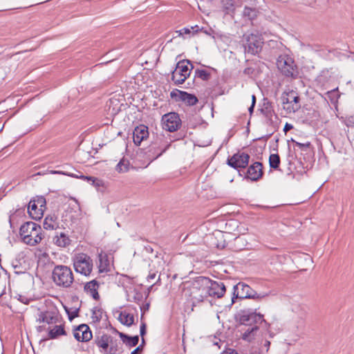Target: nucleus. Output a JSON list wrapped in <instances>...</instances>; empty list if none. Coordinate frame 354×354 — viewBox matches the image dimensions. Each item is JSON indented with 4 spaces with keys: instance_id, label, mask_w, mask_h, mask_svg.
<instances>
[{
    "instance_id": "f257e3e1",
    "label": "nucleus",
    "mask_w": 354,
    "mask_h": 354,
    "mask_svg": "<svg viewBox=\"0 0 354 354\" xmlns=\"http://www.w3.org/2000/svg\"><path fill=\"white\" fill-rule=\"evenodd\" d=\"M19 234L23 241L29 245H35L43 239L41 226L32 221L26 222L20 227Z\"/></svg>"
},
{
    "instance_id": "f03ea898",
    "label": "nucleus",
    "mask_w": 354,
    "mask_h": 354,
    "mask_svg": "<svg viewBox=\"0 0 354 354\" xmlns=\"http://www.w3.org/2000/svg\"><path fill=\"white\" fill-rule=\"evenodd\" d=\"M52 278L55 283L59 287L69 288L74 281L73 272L66 266H56L52 273Z\"/></svg>"
},
{
    "instance_id": "7ed1b4c3",
    "label": "nucleus",
    "mask_w": 354,
    "mask_h": 354,
    "mask_svg": "<svg viewBox=\"0 0 354 354\" xmlns=\"http://www.w3.org/2000/svg\"><path fill=\"white\" fill-rule=\"evenodd\" d=\"M209 278L198 277L192 283L190 287V297L192 299L201 302L207 298Z\"/></svg>"
},
{
    "instance_id": "20e7f679",
    "label": "nucleus",
    "mask_w": 354,
    "mask_h": 354,
    "mask_svg": "<svg viewBox=\"0 0 354 354\" xmlns=\"http://www.w3.org/2000/svg\"><path fill=\"white\" fill-rule=\"evenodd\" d=\"M193 65L189 59L179 61L175 69L171 72V80L176 85L183 84L190 75Z\"/></svg>"
},
{
    "instance_id": "39448f33",
    "label": "nucleus",
    "mask_w": 354,
    "mask_h": 354,
    "mask_svg": "<svg viewBox=\"0 0 354 354\" xmlns=\"http://www.w3.org/2000/svg\"><path fill=\"white\" fill-rule=\"evenodd\" d=\"M232 303H234L235 299H254L260 300L267 296L266 294H259L248 284L243 282H239L233 288Z\"/></svg>"
},
{
    "instance_id": "423d86ee",
    "label": "nucleus",
    "mask_w": 354,
    "mask_h": 354,
    "mask_svg": "<svg viewBox=\"0 0 354 354\" xmlns=\"http://www.w3.org/2000/svg\"><path fill=\"white\" fill-rule=\"evenodd\" d=\"M277 66L286 77L296 78L298 75L297 67L294 60L287 55H280L277 59Z\"/></svg>"
},
{
    "instance_id": "0eeeda50",
    "label": "nucleus",
    "mask_w": 354,
    "mask_h": 354,
    "mask_svg": "<svg viewBox=\"0 0 354 354\" xmlns=\"http://www.w3.org/2000/svg\"><path fill=\"white\" fill-rule=\"evenodd\" d=\"M300 97L296 91L284 92L281 97L283 109L288 113H295L301 109Z\"/></svg>"
},
{
    "instance_id": "6e6552de",
    "label": "nucleus",
    "mask_w": 354,
    "mask_h": 354,
    "mask_svg": "<svg viewBox=\"0 0 354 354\" xmlns=\"http://www.w3.org/2000/svg\"><path fill=\"white\" fill-rule=\"evenodd\" d=\"M73 266L77 272L88 276L93 270V260L84 253H80L73 258Z\"/></svg>"
},
{
    "instance_id": "1a4fd4ad",
    "label": "nucleus",
    "mask_w": 354,
    "mask_h": 354,
    "mask_svg": "<svg viewBox=\"0 0 354 354\" xmlns=\"http://www.w3.org/2000/svg\"><path fill=\"white\" fill-rule=\"evenodd\" d=\"M245 39L244 47L246 52L252 55H257L261 52L263 41L260 35L252 33L247 35Z\"/></svg>"
},
{
    "instance_id": "9d476101",
    "label": "nucleus",
    "mask_w": 354,
    "mask_h": 354,
    "mask_svg": "<svg viewBox=\"0 0 354 354\" xmlns=\"http://www.w3.org/2000/svg\"><path fill=\"white\" fill-rule=\"evenodd\" d=\"M239 323L241 326H259L264 323L267 325L263 315L257 313H248L243 311L239 315Z\"/></svg>"
},
{
    "instance_id": "9b49d317",
    "label": "nucleus",
    "mask_w": 354,
    "mask_h": 354,
    "mask_svg": "<svg viewBox=\"0 0 354 354\" xmlns=\"http://www.w3.org/2000/svg\"><path fill=\"white\" fill-rule=\"evenodd\" d=\"M162 128L169 132H174L180 129L181 120L179 115L175 112L165 114L162 117Z\"/></svg>"
},
{
    "instance_id": "f8f14e48",
    "label": "nucleus",
    "mask_w": 354,
    "mask_h": 354,
    "mask_svg": "<svg viewBox=\"0 0 354 354\" xmlns=\"http://www.w3.org/2000/svg\"><path fill=\"white\" fill-rule=\"evenodd\" d=\"M170 146V144L163 141V136L157 137L156 141L149 147L147 153L148 157L151 160H155L160 156Z\"/></svg>"
},
{
    "instance_id": "ddd939ff",
    "label": "nucleus",
    "mask_w": 354,
    "mask_h": 354,
    "mask_svg": "<svg viewBox=\"0 0 354 354\" xmlns=\"http://www.w3.org/2000/svg\"><path fill=\"white\" fill-rule=\"evenodd\" d=\"M250 158L249 154L245 152H238L227 159V165L236 169H245L249 163Z\"/></svg>"
},
{
    "instance_id": "4468645a",
    "label": "nucleus",
    "mask_w": 354,
    "mask_h": 354,
    "mask_svg": "<svg viewBox=\"0 0 354 354\" xmlns=\"http://www.w3.org/2000/svg\"><path fill=\"white\" fill-rule=\"evenodd\" d=\"M226 292L225 286L221 281H216L209 279L207 297L221 298Z\"/></svg>"
},
{
    "instance_id": "2eb2a0df",
    "label": "nucleus",
    "mask_w": 354,
    "mask_h": 354,
    "mask_svg": "<svg viewBox=\"0 0 354 354\" xmlns=\"http://www.w3.org/2000/svg\"><path fill=\"white\" fill-rule=\"evenodd\" d=\"M170 96L171 98L175 99L176 101H182L189 106L195 105L198 101L195 95L177 89L171 91Z\"/></svg>"
},
{
    "instance_id": "dca6fc26",
    "label": "nucleus",
    "mask_w": 354,
    "mask_h": 354,
    "mask_svg": "<svg viewBox=\"0 0 354 354\" xmlns=\"http://www.w3.org/2000/svg\"><path fill=\"white\" fill-rule=\"evenodd\" d=\"M74 337L79 342H88L92 339V333L86 324H81L73 331Z\"/></svg>"
},
{
    "instance_id": "f3484780",
    "label": "nucleus",
    "mask_w": 354,
    "mask_h": 354,
    "mask_svg": "<svg viewBox=\"0 0 354 354\" xmlns=\"http://www.w3.org/2000/svg\"><path fill=\"white\" fill-rule=\"evenodd\" d=\"M263 174L262 163L255 162L248 167L245 177L252 181H257L262 177Z\"/></svg>"
},
{
    "instance_id": "a211bd4d",
    "label": "nucleus",
    "mask_w": 354,
    "mask_h": 354,
    "mask_svg": "<svg viewBox=\"0 0 354 354\" xmlns=\"http://www.w3.org/2000/svg\"><path fill=\"white\" fill-rule=\"evenodd\" d=\"M259 330V326H242V328L240 330L241 338L244 341L251 342L255 339Z\"/></svg>"
},
{
    "instance_id": "6ab92c4d",
    "label": "nucleus",
    "mask_w": 354,
    "mask_h": 354,
    "mask_svg": "<svg viewBox=\"0 0 354 354\" xmlns=\"http://www.w3.org/2000/svg\"><path fill=\"white\" fill-rule=\"evenodd\" d=\"M148 129V127L144 124H140L134 129L133 139L136 145H140L143 140L149 137Z\"/></svg>"
},
{
    "instance_id": "aec40b11",
    "label": "nucleus",
    "mask_w": 354,
    "mask_h": 354,
    "mask_svg": "<svg viewBox=\"0 0 354 354\" xmlns=\"http://www.w3.org/2000/svg\"><path fill=\"white\" fill-rule=\"evenodd\" d=\"M99 283L95 279H93L85 284L84 290L86 292V293L90 294L95 300H99Z\"/></svg>"
},
{
    "instance_id": "412c9836",
    "label": "nucleus",
    "mask_w": 354,
    "mask_h": 354,
    "mask_svg": "<svg viewBox=\"0 0 354 354\" xmlns=\"http://www.w3.org/2000/svg\"><path fill=\"white\" fill-rule=\"evenodd\" d=\"M110 335L103 334L95 337V343L100 348V351L106 353L109 350V341Z\"/></svg>"
},
{
    "instance_id": "4be33fe9",
    "label": "nucleus",
    "mask_w": 354,
    "mask_h": 354,
    "mask_svg": "<svg viewBox=\"0 0 354 354\" xmlns=\"http://www.w3.org/2000/svg\"><path fill=\"white\" fill-rule=\"evenodd\" d=\"M53 243L61 248H66L71 243L68 236L64 232H57L53 237Z\"/></svg>"
},
{
    "instance_id": "5701e85b",
    "label": "nucleus",
    "mask_w": 354,
    "mask_h": 354,
    "mask_svg": "<svg viewBox=\"0 0 354 354\" xmlns=\"http://www.w3.org/2000/svg\"><path fill=\"white\" fill-rule=\"evenodd\" d=\"M28 212L29 215L35 220H39L44 214L41 209L37 206L36 203L31 201L28 204Z\"/></svg>"
},
{
    "instance_id": "b1692460",
    "label": "nucleus",
    "mask_w": 354,
    "mask_h": 354,
    "mask_svg": "<svg viewBox=\"0 0 354 354\" xmlns=\"http://www.w3.org/2000/svg\"><path fill=\"white\" fill-rule=\"evenodd\" d=\"M117 333H118L123 343L125 344L127 346L132 347L136 346L138 344V335L131 337L119 331H117Z\"/></svg>"
},
{
    "instance_id": "393cba45",
    "label": "nucleus",
    "mask_w": 354,
    "mask_h": 354,
    "mask_svg": "<svg viewBox=\"0 0 354 354\" xmlns=\"http://www.w3.org/2000/svg\"><path fill=\"white\" fill-rule=\"evenodd\" d=\"M118 320L122 324L131 326L134 323V317L133 314L124 310L120 313Z\"/></svg>"
},
{
    "instance_id": "a878e982",
    "label": "nucleus",
    "mask_w": 354,
    "mask_h": 354,
    "mask_svg": "<svg viewBox=\"0 0 354 354\" xmlns=\"http://www.w3.org/2000/svg\"><path fill=\"white\" fill-rule=\"evenodd\" d=\"M57 216L55 215H50L45 218L43 225L46 230H55L58 227L57 222Z\"/></svg>"
},
{
    "instance_id": "bb28decb",
    "label": "nucleus",
    "mask_w": 354,
    "mask_h": 354,
    "mask_svg": "<svg viewBox=\"0 0 354 354\" xmlns=\"http://www.w3.org/2000/svg\"><path fill=\"white\" fill-rule=\"evenodd\" d=\"M66 331L64 326L59 325L55 326L53 328L49 330L48 337L49 339H56L60 335H65Z\"/></svg>"
},
{
    "instance_id": "cd10ccee",
    "label": "nucleus",
    "mask_w": 354,
    "mask_h": 354,
    "mask_svg": "<svg viewBox=\"0 0 354 354\" xmlns=\"http://www.w3.org/2000/svg\"><path fill=\"white\" fill-rule=\"evenodd\" d=\"M99 272H103L109 270V261L106 254H99Z\"/></svg>"
},
{
    "instance_id": "c85d7f7f",
    "label": "nucleus",
    "mask_w": 354,
    "mask_h": 354,
    "mask_svg": "<svg viewBox=\"0 0 354 354\" xmlns=\"http://www.w3.org/2000/svg\"><path fill=\"white\" fill-rule=\"evenodd\" d=\"M120 345V342L110 335L108 344L109 350L106 354H116V353L119 351Z\"/></svg>"
},
{
    "instance_id": "c756f323",
    "label": "nucleus",
    "mask_w": 354,
    "mask_h": 354,
    "mask_svg": "<svg viewBox=\"0 0 354 354\" xmlns=\"http://www.w3.org/2000/svg\"><path fill=\"white\" fill-rule=\"evenodd\" d=\"M194 77L207 81L211 77V73L207 70L196 68L194 71Z\"/></svg>"
},
{
    "instance_id": "7c9ffc66",
    "label": "nucleus",
    "mask_w": 354,
    "mask_h": 354,
    "mask_svg": "<svg viewBox=\"0 0 354 354\" xmlns=\"http://www.w3.org/2000/svg\"><path fill=\"white\" fill-rule=\"evenodd\" d=\"M270 167L274 169H278L280 165V157L277 153L270 154L269 157Z\"/></svg>"
},
{
    "instance_id": "2f4dec72",
    "label": "nucleus",
    "mask_w": 354,
    "mask_h": 354,
    "mask_svg": "<svg viewBox=\"0 0 354 354\" xmlns=\"http://www.w3.org/2000/svg\"><path fill=\"white\" fill-rule=\"evenodd\" d=\"M223 10L226 14H230L235 10V6L233 0H222Z\"/></svg>"
},
{
    "instance_id": "473e14b6",
    "label": "nucleus",
    "mask_w": 354,
    "mask_h": 354,
    "mask_svg": "<svg viewBox=\"0 0 354 354\" xmlns=\"http://www.w3.org/2000/svg\"><path fill=\"white\" fill-rule=\"evenodd\" d=\"M129 165V161L122 158L116 165V170L120 173L127 171Z\"/></svg>"
},
{
    "instance_id": "72a5a7b5",
    "label": "nucleus",
    "mask_w": 354,
    "mask_h": 354,
    "mask_svg": "<svg viewBox=\"0 0 354 354\" xmlns=\"http://www.w3.org/2000/svg\"><path fill=\"white\" fill-rule=\"evenodd\" d=\"M261 112L270 121L272 120V116L274 115V111L272 110L270 105L267 104L263 109H261Z\"/></svg>"
},
{
    "instance_id": "f704fd0d",
    "label": "nucleus",
    "mask_w": 354,
    "mask_h": 354,
    "mask_svg": "<svg viewBox=\"0 0 354 354\" xmlns=\"http://www.w3.org/2000/svg\"><path fill=\"white\" fill-rule=\"evenodd\" d=\"M31 201H34L36 203L37 206L41 209V212L44 213V211L46 209V198L43 196H38L36 199L31 200Z\"/></svg>"
},
{
    "instance_id": "c9c22d12",
    "label": "nucleus",
    "mask_w": 354,
    "mask_h": 354,
    "mask_svg": "<svg viewBox=\"0 0 354 354\" xmlns=\"http://www.w3.org/2000/svg\"><path fill=\"white\" fill-rule=\"evenodd\" d=\"M243 15L248 17L250 19H253L257 16V10L251 8L245 7L243 10Z\"/></svg>"
},
{
    "instance_id": "e433bc0d",
    "label": "nucleus",
    "mask_w": 354,
    "mask_h": 354,
    "mask_svg": "<svg viewBox=\"0 0 354 354\" xmlns=\"http://www.w3.org/2000/svg\"><path fill=\"white\" fill-rule=\"evenodd\" d=\"M102 312L100 309L95 308L92 311L91 319L93 322H99L102 319Z\"/></svg>"
},
{
    "instance_id": "4c0bfd02",
    "label": "nucleus",
    "mask_w": 354,
    "mask_h": 354,
    "mask_svg": "<svg viewBox=\"0 0 354 354\" xmlns=\"http://www.w3.org/2000/svg\"><path fill=\"white\" fill-rule=\"evenodd\" d=\"M82 178L87 180L88 183L93 185L95 187H100L102 185V181L93 176H82Z\"/></svg>"
},
{
    "instance_id": "58836bf2",
    "label": "nucleus",
    "mask_w": 354,
    "mask_h": 354,
    "mask_svg": "<svg viewBox=\"0 0 354 354\" xmlns=\"http://www.w3.org/2000/svg\"><path fill=\"white\" fill-rule=\"evenodd\" d=\"M270 346V342L267 340V339H266L264 341L263 345L260 348V353H259V354H266L268 352V351H269Z\"/></svg>"
},
{
    "instance_id": "ea45409f",
    "label": "nucleus",
    "mask_w": 354,
    "mask_h": 354,
    "mask_svg": "<svg viewBox=\"0 0 354 354\" xmlns=\"http://www.w3.org/2000/svg\"><path fill=\"white\" fill-rule=\"evenodd\" d=\"M292 142L295 143V145L296 146L299 147L301 149H306L308 148L310 145V143L309 142H308L306 143H301V142H297L293 140H292Z\"/></svg>"
},
{
    "instance_id": "a19ab883",
    "label": "nucleus",
    "mask_w": 354,
    "mask_h": 354,
    "mask_svg": "<svg viewBox=\"0 0 354 354\" xmlns=\"http://www.w3.org/2000/svg\"><path fill=\"white\" fill-rule=\"evenodd\" d=\"M146 328H147L146 324L142 322L141 324L140 329V335L142 336V337H143V336L146 334ZM142 344H144L145 343L144 338H142Z\"/></svg>"
},
{
    "instance_id": "79ce46f5",
    "label": "nucleus",
    "mask_w": 354,
    "mask_h": 354,
    "mask_svg": "<svg viewBox=\"0 0 354 354\" xmlns=\"http://www.w3.org/2000/svg\"><path fill=\"white\" fill-rule=\"evenodd\" d=\"M68 315V318L69 319H74L75 317H77L78 316V309H75L73 313H70L69 311L66 309V310Z\"/></svg>"
},
{
    "instance_id": "37998d69",
    "label": "nucleus",
    "mask_w": 354,
    "mask_h": 354,
    "mask_svg": "<svg viewBox=\"0 0 354 354\" xmlns=\"http://www.w3.org/2000/svg\"><path fill=\"white\" fill-rule=\"evenodd\" d=\"M254 69L252 67H247L244 69L243 73L248 75H251L253 74Z\"/></svg>"
},
{
    "instance_id": "c03bdc74",
    "label": "nucleus",
    "mask_w": 354,
    "mask_h": 354,
    "mask_svg": "<svg viewBox=\"0 0 354 354\" xmlns=\"http://www.w3.org/2000/svg\"><path fill=\"white\" fill-rule=\"evenodd\" d=\"M142 344L138 346L136 348H135L131 354H141L142 352Z\"/></svg>"
},
{
    "instance_id": "a18cd8bd",
    "label": "nucleus",
    "mask_w": 354,
    "mask_h": 354,
    "mask_svg": "<svg viewBox=\"0 0 354 354\" xmlns=\"http://www.w3.org/2000/svg\"><path fill=\"white\" fill-rule=\"evenodd\" d=\"M191 32L190 30L188 28H183L179 31H176V33L178 34V35H183V34H189Z\"/></svg>"
},
{
    "instance_id": "49530a36",
    "label": "nucleus",
    "mask_w": 354,
    "mask_h": 354,
    "mask_svg": "<svg viewBox=\"0 0 354 354\" xmlns=\"http://www.w3.org/2000/svg\"><path fill=\"white\" fill-rule=\"evenodd\" d=\"M221 354H239L236 351L229 348L221 353Z\"/></svg>"
},
{
    "instance_id": "de8ad7c7",
    "label": "nucleus",
    "mask_w": 354,
    "mask_h": 354,
    "mask_svg": "<svg viewBox=\"0 0 354 354\" xmlns=\"http://www.w3.org/2000/svg\"><path fill=\"white\" fill-rule=\"evenodd\" d=\"M19 300L26 304H28L29 302V299L27 297L22 295H19Z\"/></svg>"
},
{
    "instance_id": "09e8293b",
    "label": "nucleus",
    "mask_w": 354,
    "mask_h": 354,
    "mask_svg": "<svg viewBox=\"0 0 354 354\" xmlns=\"http://www.w3.org/2000/svg\"><path fill=\"white\" fill-rule=\"evenodd\" d=\"M293 128V126L289 123H286L283 127V131L286 133L288 131L291 130Z\"/></svg>"
},
{
    "instance_id": "8fccbe9b",
    "label": "nucleus",
    "mask_w": 354,
    "mask_h": 354,
    "mask_svg": "<svg viewBox=\"0 0 354 354\" xmlns=\"http://www.w3.org/2000/svg\"><path fill=\"white\" fill-rule=\"evenodd\" d=\"M156 273H150L147 277V281L151 283V280H153L156 278Z\"/></svg>"
},
{
    "instance_id": "3c124183",
    "label": "nucleus",
    "mask_w": 354,
    "mask_h": 354,
    "mask_svg": "<svg viewBox=\"0 0 354 354\" xmlns=\"http://www.w3.org/2000/svg\"><path fill=\"white\" fill-rule=\"evenodd\" d=\"M254 106L255 105L251 104V106L249 107L248 111H249L250 114H252L253 113L254 109Z\"/></svg>"
},
{
    "instance_id": "603ef678",
    "label": "nucleus",
    "mask_w": 354,
    "mask_h": 354,
    "mask_svg": "<svg viewBox=\"0 0 354 354\" xmlns=\"http://www.w3.org/2000/svg\"><path fill=\"white\" fill-rule=\"evenodd\" d=\"M52 319H53V317H50L48 319V317H45L43 318V322H46L48 324H49L50 322V319L51 320Z\"/></svg>"
},
{
    "instance_id": "864d4df0",
    "label": "nucleus",
    "mask_w": 354,
    "mask_h": 354,
    "mask_svg": "<svg viewBox=\"0 0 354 354\" xmlns=\"http://www.w3.org/2000/svg\"><path fill=\"white\" fill-rule=\"evenodd\" d=\"M256 103V97L254 95H252V104L255 105Z\"/></svg>"
},
{
    "instance_id": "5fc2aeb1",
    "label": "nucleus",
    "mask_w": 354,
    "mask_h": 354,
    "mask_svg": "<svg viewBox=\"0 0 354 354\" xmlns=\"http://www.w3.org/2000/svg\"><path fill=\"white\" fill-rule=\"evenodd\" d=\"M74 201L75 203V204L74 205V207L80 209V205H79V204L77 203V201L74 198Z\"/></svg>"
},
{
    "instance_id": "6e6d98bb",
    "label": "nucleus",
    "mask_w": 354,
    "mask_h": 354,
    "mask_svg": "<svg viewBox=\"0 0 354 354\" xmlns=\"http://www.w3.org/2000/svg\"><path fill=\"white\" fill-rule=\"evenodd\" d=\"M55 174H65V175H68V176H71L70 174H66V173H64V172H61V171H54Z\"/></svg>"
},
{
    "instance_id": "4d7b16f0",
    "label": "nucleus",
    "mask_w": 354,
    "mask_h": 354,
    "mask_svg": "<svg viewBox=\"0 0 354 354\" xmlns=\"http://www.w3.org/2000/svg\"><path fill=\"white\" fill-rule=\"evenodd\" d=\"M160 277H158V280H157V281H156V283H154L153 284H152L151 287H152L153 285L158 283L160 282Z\"/></svg>"
}]
</instances>
